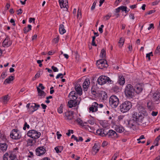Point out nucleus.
<instances>
[{
  "mask_svg": "<svg viewBox=\"0 0 160 160\" xmlns=\"http://www.w3.org/2000/svg\"><path fill=\"white\" fill-rule=\"evenodd\" d=\"M148 114L147 112L145 111H143V112H139L138 113L136 112H134L131 118L129 120H127V126L134 130L136 128L135 124L139 122L143 124L144 122L143 120L144 118V116H147Z\"/></svg>",
  "mask_w": 160,
  "mask_h": 160,
  "instance_id": "nucleus-1",
  "label": "nucleus"
},
{
  "mask_svg": "<svg viewBox=\"0 0 160 160\" xmlns=\"http://www.w3.org/2000/svg\"><path fill=\"white\" fill-rule=\"evenodd\" d=\"M126 96L129 98H132L135 95V89L131 84H127L124 90Z\"/></svg>",
  "mask_w": 160,
  "mask_h": 160,
  "instance_id": "nucleus-2",
  "label": "nucleus"
},
{
  "mask_svg": "<svg viewBox=\"0 0 160 160\" xmlns=\"http://www.w3.org/2000/svg\"><path fill=\"white\" fill-rule=\"evenodd\" d=\"M132 102L129 101H126L123 102L120 106V110L122 113L126 112L132 108Z\"/></svg>",
  "mask_w": 160,
  "mask_h": 160,
  "instance_id": "nucleus-3",
  "label": "nucleus"
},
{
  "mask_svg": "<svg viewBox=\"0 0 160 160\" xmlns=\"http://www.w3.org/2000/svg\"><path fill=\"white\" fill-rule=\"evenodd\" d=\"M98 83L100 85H102L105 84H112L113 82L108 77L104 75L100 76L97 80Z\"/></svg>",
  "mask_w": 160,
  "mask_h": 160,
  "instance_id": "nucleus-4",
  "label": "nucleus"
},
{
  "mask_svg": "<svg viewBox=\"0 0 160 160\" xmlns=\"http://www.w3.org/2000/svg\"><path fill=\"white\" fill-rule=\"evenodd\" d=\"M119 102V99L115 95H112L109 98V103L112 108H115L118 106Z\"/></svg>",
  "mask_w": 160,
  "mask_h": 160,
  "instance_id": "nucleus-5",
  "label": "nucleus"
},
{
  "mask_svg": "<svg viewBox=\"0 0 160 160\" xmlns=\"http://www.w3.org/2000/svg\"><path fill=\"white\" fill-rule=\"evenodd\" d=\"M27 135L32 139H36L39 138L41 133L34 129L29 131L27 133Z\"/></svg>",
  "mask_w": 160,
  "mask_h": 160,
  "instance_id": "nucleus-6",
  "label": "nucleus"
},
{
  "mask_svg": "<svg viewBox=\"0 0 160 160\" xmlns=\"http://www.w3.org/2000/svg\"><path fill=\"white\" fill-rule=\"evenodd\" d=\"M19 130L17 129H12L10 132V137L13 139H19L21 137L19 132Z\"/></svg>",
  "mask_w": 160,
  "mask_h": 160,
  "instance_id": "nucleus-7",
  "label": "nucleus"
},
{
  "mask_svg": "<svg viewBox=\"0 0 160 160\" xmlns=\"http://www.w3.org/2000/svg\"><path fill=\"white\" fill-rule=\"evenodd\" d=\"M97 65L98 68L103 69L108 67L107 61L104 59L98 60L97 62Z\"/></svg>",
  "mask_w": 160,
  "mask_h": 160,
  "instance_id": "nucleus-8",
  "label": "nucleus"
},
{
  "mask_svg": "<svg viewBox=\"0 0 160 160\" xmlns=\"http://www.w3.org/2000/svg\"><path fill=\"white\" fill-rule=\"evenodd\" d=\"M152 99L153 101L156 104H159L160 102V92L157 91L153 93Z\"/></svg>",
  "mask_w": 160,
  "mask_h": 160,
  "instance_id": "nucleus-9",
  "label": "nucleus"
},
{
  "mask_svg": "<svg viewBox=\"0 0 160 160\" xmlns=\"http://www.w3.org/2000/svg\"><path fill=\"white\" fill-rule=\"evenodd\" d=\"M46 148L44 146L39 147L35 150L36 154L38 156L44 155L46 152Z\"/></svg>",
  "mask_w": 160,
  "mask_h": 160,
  "instance_id": "nucleus-10",
  "label": "nucleus"
},
{
  "mask_svg": "<svg viewBox=\"0 0 160 160\" xmlns=\"http://www.w3.org/2000/svg\"><path fill=\"white\" fill-rule=\"evenodd\" d=\"M6 36V38L2 42V46L4 47H8L12 45V41L10 40L9 36Z\"/></svg>",
  "mask_w": 160,
  "mask_h": 160,
  "instance_id": "nucleus-11",
  "label": "nucleus"
},
{
  "mask_svg": "<svg viewBox=\"0 0 160 160\" xmlns=\"http://www.w3.org/2000/svg\"><path fill=\"white\" fill-rule=\"evenodd\" d=\"M16 158V155H13L12 152H10V153H6L3 155V160H14Z\"/></svg>",
  "mask_w": 160,
  "mask_h": 160,
  "instance_id": "nucleus-12",
  "label": "nucleus"
},
{
  "mask_svg": "<svg viewBox=\"0 0 160 160\" xmlns=\"http://www.w3.org/2000/svg\"><path fill=\"white\" fill-rule=\"evenodd\" d=\"M107 135L109 138H118L117 133L112 130H110L108 132L105 133V136Z\"/></svg>",
  "mask_w": 160,
  "mask_h": 160,
  "instance_id": "nucleus-13",
  "label": "nucleus"
},
{
  "mask_svg": "<svg viewBox=\"0 0 160 160\" xmlns=\"http://www.w3.org/2000/svg\"><path fill=\"white\" fill-rule=\"evenodd\" d=\"M90 81L89 78H87L84 81L82 84L83 90L85 92L87 90L90 84Z\"/></svg>",
  "mask_w": 160,
  "mask_h": 160,
  "instance_id": "nucleus-14",
  "label": "nucleus"
},
{
  "mask_svg": "<svg viewBox=\"0 0 160 160\" xmlns=\"http://www.w3.org/2000/svg\"><path fill=\"white\" fill-rule=\"evenodd\" d=\"M71 100H69L67 106L70 108H72L73 107H75L79 103V102L78 103L77 102H74L73 100H72V98H70Z\"/></svg>",
  "mask_w": 160,
  "mask_h": 160,
  "instance_id": "nucleus-15",
  "label": "nucleus"
},
{
  "mask_svg": "<svg viewBox=\"0 0 160 160\" xmlns=\"http://www.w3.org/2000/svg\"><path fill=\"white\" fill-rule=\"evenodd\" d=\"M147 107L148 109L150 111L155 109V104L151 101H149L147 102Z\"/></svg>",
  "mask_w": 160,
  "mask_h": 160,
  "instance_id": "nucleus-16",
  "label": "nucleus"
},
{
  "mask_svg": "<svg viewBox=\"0 0 160 160\" xmlns=\"http://www.w3.org/2000/svg\"><path fill=\"white\" fill-rule=\"evenodd\" d=\"M65 116H66V119L68 120H71L73 118V112L72 111H68L65 113Z\"/></svg>",
  "mask_w": 160,
  "mask_h": 160,
  "instance_id": "nucleus-17",
  "label": "nucleus"
},
{
  "mask_svg": "<svg viewBox=\"0 0 160 160\" xmlns=\"http://www.w3.org/2000/svg\"><path fill=\"white\" fill-rule=\"evenodd\" d=\"M75 90L76 91L77 94L81 96L82 94V87L79 84H76L75 87Z\"/></svg>",
  "mask_w": 160,
  "mask_h": 160,
  "instance_id": "nucleus-18",
  "label": "nucleus"
},
{
  "mask_svg": "<svg viewBox=\"0 0 160 160\" xmlns=\"http://www.w3.org/2000/svg\"><path fill=\"white\" fill-rule=\"evenodd\" d=\"M100 147V145L99 143H95L92 148V150L95 152L96 154L99 151Z\"/></svg>",
  "mask_w": 160,
  "mask_h": 160,
  "instance_id": "nucleus-19",
  "label": "nucleus"
},
{
  "mask_svg": "<svg viewBox=\"0 0 160 160\" xmlns=\"http://www.w3.org/2000/svg\"><path fill=\"white\" fill-rule=\"evenodd\" d=\"M37 90L38 92V96L41 97L40 98H44L46 95V93L43 91L39 87H37Z\"/></svg>",
  "mask_w": 160,
  "mask_h": 160,
  "instance_id": "nucleus-20",
  "label": "nucleus"
},
{
  "mask_svg": "<svg viewBox=\"0 0 160 160\" xmlns=\"http://www.w3.org/2000/svg\"><path fill=\"white\" fill-rule=\"evenodd\" d=\"M135 89V93L139 94L142 91V88L140 84L137 85L134 88Z\"/></svg>",
  "mask_w": 160,
  "mask_h": 160,
  "instance_id": "nucleus-21",
  "label": "nucleus"
},
{
  "mask_svg": "<svg viewBox=\"0 0 160 160\" xmlns=\"http://www.w3.org/2000/svg\"><path fill=\"white\" fill-rule=\"evenodd\" d=\"M118 82V83L120 85H123L125 82V79L124 77L121 75L119 76Z\"/></svg>",
  "mask_w": 160,
  "mask_h": 160,
  "instance_id": "nucleus-22",
  "label": "nucleus"
},
{
  "mask_svg": "<svg viewBox=\"0 0 160 160\" xmlns=\"http://www.w3.org/2000/svg\"><path fill=\"white\" fill-rule=\"evenodd\" d=\"M96 133L97 135L102 137L105 136V133L104 132L103 128L98 129L96 131Z\"/></svg>",
  "mask_w": 160,
  "mask_h": 160,
  "instance_id": "nucleus-23",
  "label": "nucleus"
},
{
  "mask_svg": "<svg viewBox=\"0 0 160 160\" xmlns=\"http://www.w3.org/2000/svg\"><path fill=\"white\" fill-rule=\"evenodd\" d=\"M14 79V77L12 76H9L8 78L6 79L4 81L3 84H6L8 83H9L11 81H12Z\"/></svg>",
  "mask_w": 160,
  "mask_h": 160,
  "instance_id": "nucleus-24",
  "label": "nucleus"
},
{
  "mask_svg": "<svg viewBox=\"0 0 160 160\" xmlns=\"http://www.w3.org/2000/svg\"><path fill=\"white\" fill-rule=\"evenodd\" d=\"M8 147V145L5 143H0V149L3 152H5Z\"/></svg>",
  "mask_w": 160,
  "mask_h": 160,
  "instance_id": "nucleus-25",
  "label": "nucleus"
},
{
  "mask_svg": "<svg viewBox=\"0 0 160 160\" xmlns=\"http://www.w3.org/2000/svg\"><path fill=\"white\" fill-rule=\"evenodd\" d=\"M59 32L61 34H63L66 32V30L64 29V26L62 24L59 25Z\"/></svg>",
  "mask_w": 160,
  "mask_h": 160,
  "instance_id": "nucleus-26",
  "label": "nucleus"
},
{
  "mask_svg": "<svg viewBox=\"0 0 160 160\" xmlns=\"http://www.w3.org/2000/svg\"><path fill=\"white\" fill-rule=\"evenodd\" d=\"M37 110V108H36L34 107V106L32 105L30 106V108L29 110H28V113L30 114H31L33 113L35 111Z\"/></svg>",
  "mask_w": 160,
  "mask_h": 160,
  "instance_id": "nucleus-27",
  "label": "nucleus"
},
{
  "mask_svg": "<svg viewBox=\"0 0 160 160\" xmlns=\"http://www.w3.org/2000/svg\"><path fill=\"white\" fill-rule=\"evenodd\" d=\"M36 142V139H28V141H27L28 144L29 145V146H32L33 144H35V143Z\"/></svg>",
  "mask_w": 160,
  "mask_h": 160,
  "instance_id": "nucleus-28",
  "label": "nucleus"
},
{
  "mask_svg": "<svg viewBox=\"0 0 160 160\" xmlns=\"http://www.w3.org/2000/svg\"><path fill=\"white\" fill-rule=\"evenodd\" d=\"M115 130L119 133H121L124 131V129L122 126H118L116 128Z\"/></svg>",
  "mask_w": 160,
  "mask_h": 160,
  "instance_id": "nucleus-29",
  "label": "nucleus"
},
{
  "mask_svg": "<svg viewBox=\"0 0 160 160\" xmlns=\"http://www.w3.org/2000/svg\"><path fill=\"white\" fill-rule=\"evenodd\" d=\"M32 26L31 25H28L27 27H25L23 29V32L24 33H27L31 30Z\"/></svg>",
  "mask_w": 160,
  "mask_h": 160,
  "instance_id": "nucleus-30",
  "label": "nucleus"
},
{
  "mask_svg": "<svg viewBox=\"0 0 160 160\" xmlns=\"http://www.w3.org/2000/svg\"><path fill=\"white\" fill-rule=\"evenodd\" d=\"M111 90L112 92L117 93L119 92V88L118 86L115 85L112 87Z\"/></svg>",
  "mask_w": 160,
  "mask_h": 160,
  "instance_id": "nucleus-31",
  "label": "nucleus"
},
{
  "mask_svg": "<svg viewBox=\"0 0 160 160\" xmlns=\"http://www.w3.org/2000/svg\"><path fill=\"white\" fill-rule=\"evenodd\" d=\"M106 51L103 48L101 50L100 56L102 58H103L104 57H105L106 56Z\"/></svg>",
  "mask_w": 160,
  "mask_h": 160,
  "instance_id": "nucleus-32",
  "label": "nucleus"
},
{
  "mask_svg": "<svg viewBox=\"0 0 160 160\" xmlns=\"http://www.w3.org/2000/svg\"><path fill=\"white\" fill-rule=\"evenodd\" d=\"M98 104L96 102H94L93 103L92 105V106L93 107V108L95 109V111H97L98 108Z\"/></svg>",
  "mask_w": 160,
  "mask_h": 160,
  "instance_id": "nucleus-33",
  "label": "nucleus"
},
{
  "mask_svg": "<svg viewBox=\"0 0 160 160\" xmlns=\"http://www.w3.org/2000/svg\"><path fill=\"white\" fill-rule=\"evenodd\" d=\"M160 52V45H158L157 48L156 49L154 52V54H159V53Z\"/></svg>",
  "mask_w": 160,
  "mask_h": 160,
  "instance_id": "nucleus-34",
  "label": "nucleus"
},
{
  "mask_svg": "<svg viewBox=\"0 0 160 160\" xmlns=\"http://www.w3.org/2000/svg\"><path fill=\"white\" fill-rule=\"evenodd\" d=\"M0 137L1 139L3 141L5 142L7 140L6 136L4 134L0 133Z\"/></svg>",
  "mask_w": 160,
  "mask_h": 160,
  "instance_id": "nucleus-35",
  "label": "nucleus"
},
{
  "mask_svg": "<svg viewBox=\"0 0 160 160\" xmlns=\"http://www.w3.org/2000/svg\"><path fill=\"white\" fill-rule=\"evenodd\" d=\"M76 95V92L74 91H72L70 92V93L69 94L68 97L69 98H70V97H73L74 95Z\"/></svg>",
  "mask_w": 160,
  "mask_h": 160,
  "instance_id": "nucleus-36",
  "label": "nucleus"
},
{
  "mask_svg": "<svg viewBox=\"0 0 160 160\" xmlns=\"http://www.w3.org/2000/svg\"><path fill=\"white\" fill-rule=\"evenodd\" d=\"M105 92L102 91H101L100 92V93L99 94V95L98 96V97L101 98L102 97L103 95H104V94L105 93Z\"/></svg>",
  "mask_w": 160,
  "mask_h": 160,
  "instance_id": "nucleus-37",
  "label": "nucleus"
},
{
  "mask_svg": "<svg viewBox=\"0 0 160 160\" xmlns=\"http://www.w3.org/2000/svg\"><path fill=\"white\" fill-rule=\"evenodd\" d=\"M6 71L5 72H3L1 75L0 78H2L3 79H4L7 76V75L6 74Z\"/></svg>",
  "mask_w": 160,
  "mask_h": 160,
  "instance_id": "nucleus-38",
  "label": "nucleus"
},
{
  "mask_svg": "<svg viewBox=\"0 0 160 160\" xmlns=\"http://www.w3.org/2000/svg\"><path fill=\"white\" fill-rule=\"evenodd\" d=\"M30 127L29 125L27 123V122H25L24 125V126L23 127V129L24 130H25L26 129V128L28 129Z\"/></svg>",
  "mask_w": 160,
  "mask_h": 160,
  "instance_id": "nucleus-39",
  "label": "nucleus"
},
{
  "mask_svg": "<svg viewBox=\"0 0 160 160\" xmlns=\"http://www.w3.org/2000/svg\"><path fill=\"white\" fill-rule=\"evenodd\" d=\"M156 10H151L148 12H147L146 13H145V15L146 16L147 15H150L151 14H152V13L155 12H156Z\"/></svg>",
  "mask_w": 160,
  "mask_h": 160,
  "instance_id": "nucleus-40",
  "label": "nucleus"
},
{
  "mask_svg": "<svg viewBox=\"0 0 160 160\" xmlns=\"http://www.w3.org/2000/svg\"><path fill=\"white\" fill-rule=\"evenodd\" d=\"M96 3H97V0H95L94 1V2H93L91 8V9L92 10H93L94 9V8L95 7L96 5Z\"/></svg>",
  "mask_w": 160,
  "mask_h": 160,
  "instance_id": "nucleus-41",
  "label": "nucleus"
},
{
  "mask_svg": "<svg viewBox=\"0 0 160 160\" xmlns=\"http://www.w3.org/2000/svg\"><path fill=\"white\" fill-rule=\"evenodd\" d=\"M77 121L80 125L82 126H84V125L82 124V120H81V119L80 118L77 119Z\"/></svg>",
  "mask_w": 160,
  "mask_h": 160,
  "instance_id": "nucleus-42",
  "label": "nucleus"
},
{
  "mask_svg": "<svg viewBox=\"0 0 160 160\" xmlns=\"http://www.w3.org/2000/svg\"><path fill=\"white\" fill-rule=\"evenodd\" d=\"M59 3L60 6L61 8H62V7H64L63 4L64 1L63 0H59Z\"/></svg>",
  "mask_w": 160,
  "mask_h": 160,
  "instance_id": "nucleus-43",
  "label": "nucleus"
},
{
  "mask_svg": "<svg viewBox=\"0 0 160 160\" xmlns=\"http://www.w3.org/2000/svg\"><path fill=\"white\" fill-rule=\"evenodd\" d=\"M73 133V130H70L69 129L68 130V132L66 133V134L68 135V136H69L70 135V133Z\"/></svg>",
  "mask_w": 160,
  "mask_h": 160,
  "instance_id": "nucleus-44",
  "label": "nucleus"
},
{
  "mask_svg": "<svg viewBox=\"0 0 160 160\" xmlns=\"http://www.w3.org/2000/svg\"><path fill=\"white\" fill-rule=\"evenodd\" d=\"M58 112L59 113H61L62 112V107L61 105L58 109Z\"/></svg>",
  "mask_w": 160,
  "mask_h": 160,
  "instance_id": "nucleus-45",
  "label": "nucleus"
},
{
  "mask_svg": "<svg viewBox=\"0 0 160 160\" xmlns=\"http://www.w3.org/2000/svg\"><path fill=\"white\" fill-rule=\"evenodd\" d=\"M124 42V39L123 38H121L119 41V43L122 44V45H123Z\"/></svg>",
  "mask_w": 160,
  "mask_h": 160,
  "instance_id": "nucleus-46",
  "label": "nucleus"
},
{
  "mask_svg": "<svg viewBox=\"0 0 160 160\" xmlns=\"http://www.w3.org/2000/svg\"><path fill=\"white\" fill-rule=\"evenodd\" d=\"M91 91L92 94L95 96V95H96V93L97 92V90H95L94 89H93V88L92 87Z\"/></svg>",
  "mask_w": 160,
  "mask_h": 160,
  "instance_id": "nucleus-47",
  "label": "nucleus"
},
{
  "mask_svg": "<svg viewBox=\"0 0 160 160\" xmlns=\"http://www.w3.org/2000/svg\"><path fill=\"white\" fill-rule=\"evenodd\" d=\"M100 124L101 125H102V126L103 128H106L107 127V125H106L107 124L106 123H105V122H103L102 121V122H100Z\"/></svg>",
  "mask_w": 160,
  "mask_h": 160,
  "instance_id": "nucleus-48",
  "label": "nucleus"
},
{
  "mask_svg": "<svg viewBox=\"0 0 160 160\" xmlns=\"http://www.w3.org/2000/svg\"><path fill=\"white\" fill-rule=\"evenodd\" d=\"M78 98V96L77 95H74L73 97H72V100H73L74 102H78V100H77V99Z\"/></svg>",
  "mask_w": 160,
  "mask_h": 160,
  "instance_id": "nucleus-49",
  "label": "nucleus"
},
{
  "mask_svg": "<svg viewBox=\"0 0 160 160\" xmlns=\"http://www.w3.org/2000/svg\"><path fill=\"white\" fill-rule=\"evenodd\" d=\"M51 68L53 70L54 72H57L58 71V68L53 66H52Z\"/></svg>",
  "mask_w": 160,
  "mask_h": 160,
  "instance_id": "nucleus-50",
  "label": "nucleus"
},
{
  "mask_svg": "<svg viewBox=\"0 0 160 160\" xmlns=\"http://www.w3.org/2000/svg\"><path fill=\"white\" fill-rule=\"evenodd\" d=\"M89 110L90 112H95L96 111H95V109L93 108V107L92 106L89 108Z\"/></svg>",
  "mask_w": 160,
  "mask_h": 160,
  "instance_id": "nucleus-51",
  "label": "nucleus"
},
{
  "mask_svg": "<svg viewBox=\"0 0 160 160\" xmlns=\"http://www.w3.org/2000/svg\"><path fill=\"white\" fill-rule=\"evenodd\" d=\"M120 10H122V11H125L126 9H127V7L126 6H121L120 7Z\"/></svg>",
  "mask_w": 160,
  "mask_h": 160,
  "instance_id": "nucleus-52",
  "label": "nucleus"
},
{
  "mask_svg": "<svg viewBox=\"0 0 160 160\" xmlns=\"http://www.w3.org/2000/svg\"><path fill=\"white\" fill-rule=\"evenodd\" d=\"M108 97V95L107 93L105 92V93L104 95H103L102 97V98L103 100H105L107 99Z\"/></svg>",
  "mask_w": 160,
  "mask_h": 160,
  "instance_id": "nucleus-53",
  "label": "nucleus"
},
{
  "mask_svg": "<svg viewBox=\"0 0 160 160\" xmlns=\"http://www.w3.org/2000/svg\"><path fill=\"white\" fill-rule=\"evenodd\" d=\"M154 26L153 23H151L149 25V26L148 28V30H149L151 28H154Z\"/></svg>",
  "mask_w": 160,
  "mask_h": 160,
  "instance_id": "nucleus-54",
  "label": "nucleus"
},
{
  "mask_svg": "<svg viewBox=\"0 0 160 160\" xmlns=\"http://www.w3.org/2000/svg\"><path fill=\"white\" fill-rule=\"evenodd\" d=\"M158 112L152 111L151 113V115L153 116H156L158 115Z\"/></svg>",
  "mask_w": 160,
  "mask_h": 160,
  "instance_id": "nucleus-55",
  "label": "nucleus"
},
{
  "mask_svg": "<svg viewBox=\"0 0 160 160\" xmlns=\"http://www.w3.org/2000/svg\"><path fill=\"white\" fill-rule=\"evenodd\" d=\"M54 149L57 153H59L61 152L59 150L58 146L54 148Z\"/></svg>",
  "mask_w": 160,
  "mask_h": 160,
  "instance_id": "nucleus-56",
  "label": "nucleus"
},
{
  "mask_svg": "<svg viewBox=\"0 0 160 160\" xmlns=\"http://www.w3.org/2000/svg\"><path fill=\"white\" fill-rule=\"evenodd\" d=\"M108 144V142L105 141H104L103 142L102 146L103 147H104L105 146H106Z\"/></svg>",
  "mask_w": 160,
  "mask_h": 160,
  "instance_id": "nucleus-57",
  "label": "nucleus"
},
{
  "mask_svg": "<svg viewBox=\"0 0 160 160\" xmlns=\"http://www.w3.org/2000/svg\"><path fill=\"white\" fill-rule=\"evenodd\" d=\"M35 20V18H29V22L30 23H31L33 21V23H34Z\"/></svg>",
  "mask_w": 160,
  "mask_h": 160,
  "instance_id": "nucleus-58",
  "label": "nucleus"
},
{
  "mask_svg": "<svg viewBox=\"0 0 160 160\" xmlns=\"http://www.w3.org/2000/svg\"><path fill=\"white\" fill-rule=\"evenodd\" d=\"M32 104L34 105V107L36 108H38L40 107V106L39 104H37L35 103H32Z\"/></svg>",
  "mask_w": 160,
  "mask_h": 160,
  "instance_id": "nucleus-59",
  "label": "nucleus"
},
{
  "mask_svg": "<svg viewBox=\"0 0 160 160\" xmlns=\"http://www.w3.org/2000/svg\"><path fill=\"white\" fill-rule=\"evenodd\" d=\"M10 22L11 23H12V25H13V26H15V21L13 19V18L11 19Z\"/></svg>",
  "mask_w": 160,
  "mask_h": 160,
  "instance_id": "nucleus-60",
  "label": "nucleus"
},
{
  "mask_svg": "<svg viewBox=\"0 0 160 160\" xmlns=\"http://www.w3.org/2000/svg\"><path fill=\"white\" fill-rule=\"evenodd\" d=\"M129 17L132 20H134L135 18V17H134V14L132 13H130L129 15Z\"/></svg>",
  "mask_w": 160,
  "mask_h": 160,
  "instance_id": "nucleus-61",
  "label": "nucleus"
},
{
  "mask_svg": "<svg viewBox=\"0 0 160 160\" xmlns=\"http://www.w3.org/2000/svg\"><path fill=\"white\" fill-rule=\"evenodd\" d=\"M71 138H73L75 140H76V142H78V139L77 138L74 136V135H73L71 136Z\"/></svg>",
  "mask_w": 160,
  "mask_h": 160,
  "instance_id": "nucleus-62",
  "label": "nucleus"
},
{
  "mask_svg": "<svg viewBox=\"0 0 160 160\" xmlns=\"http://www.w3.org/2000/svg\"><path fill=\"white\" fill-rule=\"evenodd\" d=\"M159 1H160H160L159 0L156 1L155 2H153L152 3V5H155L158 4Z\"/></svg>",
  "mask_w": 160,
  "mask_h": 160,
  "instance_id": "nucleus-63",
  "label": "nucleus"
},
{
  "mask_svg": "<svg viewBox=\"0 0 160 160\" xmlns=\"http://www.w3.org/2000/svg\"><path fill=\"white\" fill-rule=\"evenodd\" d=\"M81 15H82V14H81V11H79V10L78 9V11H77V17H79V15L80 16H81Z\"/></svg>",
  "mask_w": 160,
  "mask_h": 160,
  "instance_id": "nucleus-64",
  "label": "nucleus"
}]
</instances>
